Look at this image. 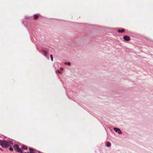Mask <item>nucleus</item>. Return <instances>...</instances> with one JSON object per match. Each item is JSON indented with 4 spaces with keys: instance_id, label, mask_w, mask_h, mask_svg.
Here are the masks:
<instances>
[{
    "instance_id": "obj_1",
    "label": "nucleus",
    "mask_w": 153,
    "mask_h": 153,
    "mask_svg": "<svg viewBox=\"0 0 153 153\" xmlns=\"http://www.w3.org/2000/svg\"><path fill=\"white\" fill-rule=\"evenodd\" d=\"M1 146L4 148H8L12 145V143L10 141H7L6 140H1L0 143Z\"/></svg>"
},
{
    "instance_id": "obj_2",
    "label": "nucleus",
    "mask_w": 153,
    "mask_h": 153,
    "mask_svg": "<svg viewBox=\"0 0 153 153\" xmlns=\"http://www.w3.org/2000/svg\"><path fill=\"white\" fill-rule=\"evenodd\" d=\"M14 150L17 152L21 153H23V150L19 147L18 145H15L14 146Z\"/></svg>"
},
{
    "instance_id": "obj_3",
    "label": "nucleus",
    "mask_w": 153,
    "mask_h": 153,
    "mask_svg": "<svg viewBox=\"0 0 153 153\" xmlns=\"http://www.w3.org/2000/svg\"><path fill=\"white\" fill-rule=\"evenodd\" d=\"M114 130L116 132H118L119 134H122V131L120 130L118 128H114Z\"/></svg>"
},
{
    "instance_id": "obj_4",
    "label": "nucleus",
    "mask_w": 153,
    "mask_h": 153,
    "mask_svg": "<svg viewBox=\"0 0 153 153\" xmlns=\"http://www.w3.org/2000/svg\"><path fill=\"white\" fill-rule=\"evenodd\" d=\"M123 38L126 41H128L130 39V37L129 36H123Z\"/></svg>"
},
{
    "instance_id": "obj_5",
    "label": "nucleus",
    "mask_w": 153,
    "mask_h": 153,
    "mask_svg": "<svg viewBox=\"0 0 153 153\" xmlns=\"http://www.w3.org/2000/svg\"><path fill=\"white\" fill-rule=\"evenodd\" d=\"M34 19L35 20H36L39 17V16L36 14H35L34 15Z\"/></svg>"
},
{
    "instance_id": "obj_6",
    "label": "nucleus",
    "mask_w": 153,
    "mask_h": 153,
    "mask_svg": "<svg viewBox=\"0 0 153 153\" xmlns=\"http://www.w3.org/2000/svg\"><path fill=\"white\" fill-rule=\"evenodd\" d=\"M125 31V30L124 29H123L121 30H118V32L119 33H123Z\"/></svg>"
},
{
    "instance_id": "obj_7",
    "label": "nucleus",
    "mask_w": 153,
    "mask_h": 153,
    "mask_svg": "<svg viewBox=\"0 0 153 153\" xmlns=\"http://www.w3.org/2000/svg\"><path fill=\"white\" fill-rule=\"evenodd\" d=\"M111 146V143L110 142H108L106 145V146L107 147H110Z\"/></svg>"
},
{
    "instance_id": "obj_8",
    "label": "nucleus",
    "mask_w": 153,
    "mask_h": 153,
    "mask_svg": "<svg viewBox=\"0 0 153 153\" xmlns=\"http://www.w3.org/2000/svg\"><path fill=\"white\" fill-rule=\"evenodd\" d=\"M42 52L44 53V55L45 56H46V55L47 54V52L44 50H43Z\"/></svg>"
},
{
    "instance_id": "obj_9",
    "label": "nucleus",
    "mask_w": 153,
    "mask_h": 153,
    "mask_svg": "<svg viewBox=\"0 0 153 153\" xmlns=\"http://www.w3.org/2000/svg\"><path fill=\"white\" fill-rule=\"evenodd\" d=\"M22 148L24 149H27V147L25 146H22Z\"/></svg>"
},
{
    "instance_id": "obj_10",
    "label": "nucleus",
    "mask_w": 153,
    "mask_h": 153,
    "mask_svg": "<svg viewBox=\"0 0 153 153\" xmlns=\"http://www.w3.org/2000/svg\"><path fill=\"white\" fill-rule=\"evenodd\" d=\"M50 57L51 58V60L52 61H53V57L52 55H50Z\"/></svg>"
},
{
    "instance_id": "obj_11",
    "label": "nucleus",
    "mask_w": 153,
    "mask_h": 153,
    "mask_svg": "<svg viewBox=\"0 0 153 153\" xmlns=\"http://www.w3.org/2000/svg\"><path fill=\"white\" fill-rule=\"evenodd\" d=\"M9 150L11 151H13V149L12 148L10 147L9 148Z\"/></svg>"
},
{
    "instance_id": "obj_12",
    "label": "nucleus",
    "mask_w": 153,
    "mask_h": 153,
    "mask_svg": "<svg viewBox=\"0 0 153 153\" xmlns=\"http://www.w3.org/2000/svg\"><path fill=\"white\" fill-rule=\"evenodd\" d=\"M29 150L31 152H33L34 151V150L31 148H29Z\"/></svg>"
},
{
    "instance_id": "obj_13",
    "label": "nucleus",
    "mask_w": 153,
    "mask_h": 153,
    "mask_svg": "<svg viewBox=\"0 0 153 153\" xmlns=\"http://www.w3.org/2000/svg\"><path fill=\"white\" fill-rule=\"evenodd\" d=\"M56 72L58 73L61 74V72L59 70L57 71Z\"/></svg>"
},
{
    "instance_id": "obj_14",
    "label": "nucleus",
    "mask_w": 153,
    "mask_h": 153,
    "mask_svg": "<svg viewBox=\"0 0 153 153\" xmlns=\"http://www.w3.org/2000/svg\"><path fill=\"white\" fill-rule=\"evenodd\" d=\"M67 65L68 66H70L71 65V63L69 62H67Z\"/></svg>"
},
{
    "instance_id": "obj_15",
    "label": "nucleus",
    "mask_w": 153,
    "mask_h": 153,
    "mask_svg": "<svg viewBox=\"0 0 153 153\" xmlns=\"http://www.w3.org/2000/svg\"><path fill=\"white\" fill-rule=\"evenodd\" d=\"M67 62H65V65H67Z\"/></svg>"
},
{
    "instance_id": "obj_16",
    "label": "nucleus",
    "mask_w": 153,
    "mask_h": 153,
    "mask_svg": "<svg viewBox=\"0 0 153 153\" xmlns=\"http://www.w3.org/2000/svg\"><path fill=\"white\" fill-rule=\"evenodd\" d=\"M30 153H35L33 152H30Z\"/></svg>"
},
{
    "instance_id": "obj_17",
    "label": "nucleus",
    "mask_w": 153,
    "mask_h": 153,
    "mask_svg": "<svg viewBox=\"0 0 153 153\" xmlns=\"http://www.w3.org/2000/svg\"><path fill=\"white\" fill-rule=\"evenodd\" d=\"M60 70H63V68H60Z\"/></svg>"
},
{
    "instance_id": "obj_18",
    "label": "nucleus",
    "mask_w": 153,
    "mask_h": 153,
    "mask_svg": "<svg viewBox=\"0 0 153 153\" xmlns=\"http://www.w3.org/2000/svg\"><path fill=\"white\" fill-rule=\"evenodd\" d=\"M29 153V152H24V153Z\"/></svg>"
},
{
    "instance_id": "obj_19",
    "label": "nucleus",
    "mask_w": 153,
    "mask_h": 153,
    "mask_svg": "<svg viewBox=\"0 0 153 153\" xmlns=\"http://www.w3.org/2000/svg\"><path fill=\"white\" fill-rule=\"evenodd\" d=\"M0 149L1 150H2L1 149Z\"/></svg>"
},
{
    "instance_id": "obj_20",
    "label": "nucleus",
    "mask_w": 153,
    "mask_h": 153,
    "mask_svg": "<svg viewBox=\"0 0 153 153\" xmlns=\"http://www.w3.org/2000/svg\"><path fill=\"white\" fill-rule=\"evenodd\" d=\"M39 153H41L39 152Z\"/></svg>"
}]
</instances>
